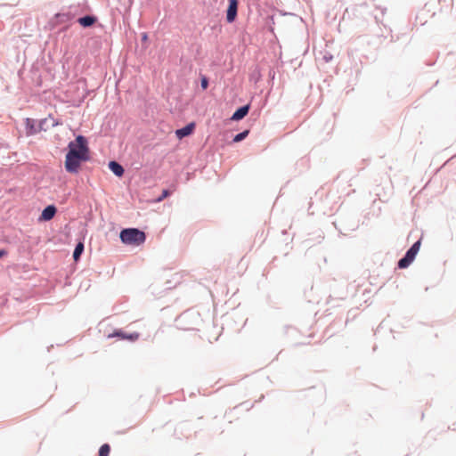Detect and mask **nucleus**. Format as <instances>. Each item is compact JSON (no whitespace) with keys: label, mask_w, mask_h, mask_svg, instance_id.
<instances>
[{"label":"nucleus","mask_w":456,"mask_h":456,"mask_svg":"<svg viewBox=\"0 0 456 456\" xmlns=\"http://www.w3.org/2000/svg\"><path fill=\"white\" fill-rule=\"evenodd\" d=\"M69 151L65 157L64 167L68 173L77 174L83 162L89 160L87 141L83 135L76 137L68 145Z\"/></svg>","instance_id":"f257e3e1"},{"label":"nucleus","mask_w":456,"mask_h":456,"mask_svg":"<svg viewBox=\"0 0 456 456\" xmlns=\"http://www.w3.org/2000/svg\"><path fill=\"white\" fill-rule=\"evenodd\" d=\"M120 240L127 245L140 246L144 243L146 235L136 228H126L120 232Z\"/></svg>","instance_id":"f03ea898"},{"label":"nucleus","mask_w":456,"mask_h":456,"mask_svg":"<svg viewBox=\"0 0 456 456\" xmlns=\"http://www.w3.org/2000/svg\"><path fill=\"white\" fill-rule=\"evenodd\" d=\"M420 248V240L416 241L401 259V268H406L415 258Z\"/></svg>","instance_id":"7ed1b4c3"},{"label":"nucleus","mask_w":456,"mask_h":456,"mask_svg":"<svg viewBox=\"0 0 456 456\" xmlns=\"http://www.w3.org/2000/svg\"><path fill=\"white\" fill-rule=\"evenodd\" d=\"M238 0H229V6L226 13V20L229 23L233 22L237 16Z\"/></svg>","instance_id":"20e7f679"},{"label":"nucleus","mask_w":456,"mask_h":456,"mask_svg":"<svg viewBox=\"0 0 456 456\" xmlns=\"http://www.w3.org/2000/svg\"><path fill=\"white\" fill-rule=\"evenodd\" d=\"M56 208L53 205L47 206L43 211L39 217V221H50L56 214Z\"/></svg>","instance_id":"39448f33"},{"label":"nucleus","mask_w":456,"mask_h":456,"mask_svg":"<svg viewBox=\"0 0 456 456\" xmlns=\"http://www.w3.org/2000/svg\"><path fill=\"white\" fill-rule=\"evenodd\" d=\"M195 129V124L193 122L186 125L184 127L177 129L175 131V135L178 139H183L185 136H188L193 133Z\"/></svg>","instance_id":"423d86ee"},{"label":"nucleus","mask_w":456,"mask_h":456,"mask_svg":"<svg viewBox=\"0 0 456 456\" xmlns=\"http://www.w3.org/2000/svg\"><path fill=\"white\" fill-rule=\"evenodd\" d=\"M119 337L123 339H128L130 341H135L139 338V334L137 332L126 334L121 330L116 331L114 334L110 335L109 337Z\"/></svg>","instance_id":"0eeeda50"},{"label":"nucleus","mask_w":456,"mask_h":456,"mask_svg":"<svg viewBox=\"0 0 456 456\" xmlns=\"http://www.w3.org/2000/svg\"><path fill=\"white\" fill-rule=\"evenodd\" d=\"M249 107L248 105L242 106L238 109L232 116V120H240L242 119L248 112Z\"/></svg>","instance_id":"6e6552de"},{"label":"nucleus","mask_w":456,"mask_h":456,"mask_svg":"<svg viewBox=\"0 0 456 456\" xmlns=\"http://www.w3.org/2000/svg\"><path fill=\"white\" fill-rule=\"evenodd\" d=\"M109 167L117 176L120 177L124 174L123 167L116 161H110L109 163Z\"/></svg>","instance_id":"1a4fd4ad"},{"label":"nucleus","mask_w":456,"mask_h":456,"mask_svg":"<svg viewBox=\"0 0 456 456\" xmlns=\"http://www.w3.org/2000/svg\"><path fill=\"white\" fill-rule=\"evenodd\" d=\"M77 22L84 28L90 27L94 25L96 22V18L94 16H85L82 18H79L77 20Z\"/></svg>","instance_id":"9d476101"},{"label":"nucleus","mask_w":456,"mask_h":456,"mask_svg":"<svg viewBox=\"0 0 456 456\" xmlns=\"http://www.w3.org/2000/svg\"><path fill=\"white\" fill-rule=\"evenodd\" d=\"M84 250V244L82 242H79L75 249H74V252H73V258L75 261H77L82 254Z\"/></svg>","instance_id":"9b49d317"},{"label":"nucleus","mask_w":456,"mask_h":456,"mask_svg":"<svg viewBox=\"0 0 456 456\" xmlns=\"http://www.w3.org/2000/svg\"><path fill=\"white\" fill-rule=\"evenodd\" d=\"M110 452V447L108 444H104L100 447L99 456H109Z\"/></svg>","instance_id":"f8f14e48"},{"label":"nucleus","mask_w":456,"mask_h":456,"mask_svg":"<svg viewBox=\"0 0 456 456\" xmlns=\"http://www.w3.org/2000/svg\"><path fill=\"white\" fill-rule=\"evenodd\" d=\"M248 134V130H245L238 134H236L233 138V142H239L240 141H242L243 139H245Z\"/></svg>","instance_id":"ddd939ff"},{"label":"nucleus","mask_w":456,"mask_h":456,"mask_svg":"<svg viewBox=\"0 0 456 456\" xmlns=\"http://www.w3.org/2000/svg\"><path fill=\"white\" fill-rule=\"evenodd\" d=\"M202 89L206 90L208 86V80L206 77H203L200 81Z\"/></svg>","instance_id":"4468645a"},{"label":"nucleus","mask_w":456,"mask_h":456,"mask_svg":"<svg viewBox=\"0 0 456 456\" xmlns=\"http://www.w3.org/2000/svg\"><path fill=\"white\" fill-rule=\"evenodd\" d=\"M169 195V191L167 190H164L162 192V195L158 200L159 201L162 200L163 199L167 198Z\"/></svg>","instance_id":"2eb2a0df"},{"label":"nucleus","mask_w":456,"mask_h":456,"mask_svg":"<svg viewBox=\"0 0 456 456\" xmlns=\"http://www.w3.org/2000/svg\"><path fill=\"white\" fill-rule=\"evenodd\" d=\"M4 255H5V251H4V250H0V257H2V256H4Z\"/></svg>","instance_id":"dca6fc26"},{"label":"nucleus","mask_w":456,"mask_h":456,"mask_svg":"<svg viewBox=\"0 0 456 456\" xmlns=\"http://www.w3.org/2000/svg\"><path fill=\"white\" fill-rule=\"evenodd\" d=\"M147 37H147V34H146V33H143V34H142V39H143V40H146V39H147Z\"/></svg>","instance_id":"f3484780"}]
</instances>
